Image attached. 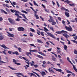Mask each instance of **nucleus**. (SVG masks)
<instances>
[{"mask_svg": "<svg viewBox=\"0 0 77 77\" xmlns=\"http://www.w3.org/2000/svg\"><path fill=\"white\" fill-rule=\"evenodd\" d=\"M29 52H26V54L27 56H29H29V54L30 55H32L31 52H34L35 53H37L38 52V51L36 50H29Z\"/></svg>", "mask_w": 77, "mask_h": 77, "instance_id": "f257e3e1", "label": "nucleus"}, {"mask_svg": "<svg viewBox=\"0 0 77 77\" xmlns=\"http://www.w3.org/2000/svg\"><path fill=\"white\" fill-rule=\"evenodd\" d=\"M15 15H16V17H17V18H22V17H21L19 15H18L20 13V11H17L15 10Z\"/></svg>", "mask_w": 77, "mask_h": 77, "instance_id": "f03ea898", "label": "nucleus"}, {"mask_svg": "<svg viewBox=\"0 0 77 77\" xmlns=\"http://www.w3.org/2000/svg\"><path fill=\"white\" fill-rule=\"evenodd\" d=\"M70 27H68L67 26H65V28L67 30L69 31V32H72V28L71 27V26H69Z\"/></svg>", "mask_w": 77, "mask_h": 77, "instance_id": "7ed1b4c3", "label": "nucleus"}, {"mask_svg": "<svg viewBox=\"0 0 77 77\" xmlns=\"http://www.w3.org/2000/svg\"><path fill=\"white\" fill-rule=\"evenodd\" d=\"M8 20L9 21L10 23L11 24H15V22L14 21V20L11 18H8Z\"/></svg>", "mask_w": 77, "mask_h": 77, "instance_id": "20e7f679", "label": "nucleus"}, {"mask_svg": "<svg viewBox=\"0 0 77 77\" xmlns=\"http://www.w3.org/2000/svg\"><path fill=\"white\" fill-rule=\"evenodd\" d=\"M48 35H49L50 36H51V37L53 38H54V39H56V38L55 36H54V35H53L51 33H50V32H47Z\"/></svg>", "mask_w": 77, "mask_h": 77, "instance_id": "39448f33", "label": "nucleus"}, {"mask_svg": "<svg viewBox=\"0 0 77 77\" xmlns=\"http://www.w3.org/2000/svg\"><path fill=\"white\" fill-rule=\"evenodd\" d=\"M17 30L19 32H22V31H24L25 29L23 27H20L18 28Z\"/></svg>", "mask_w": 77, "mask_h": 77, "instance_id": "423d86ee", "label": "nucleus"}, {"mask_svg": "<svg viewBox=\"0 0 77 77\" xmlns=\"http://www.w3.org/2000/svg\"><path fill=\"white\" fill-rule=\"evenodd\" d=\"M56 33H57V34H61L62 33H68V32L67 31H64V30H62L61 31H57L56 32Z\"/></svg>", "mask_w": 77, "mask_h": 77, "instance_id": "0eeeda50", "label": "nucleus"}, {"mask_svg": "<svg viewBox=\"0 0 77 77\" xmlns=\"http://www.w3.org/2000/svg\"><path fill=\"white\" fill-rule=\"evenodd\" d=\"M37 14H38V12L37 11H35L34 12V16L35 17L36 20L39 19V17L38 16V15H37Z\"/></svg>", "mask_w": 77, "mask_h": 77, "instance_id": "6e6552de", "label": "nucleus"}, {"mask_svg": "<svg viewBox=\"0 0 77 77\" xmlns=\"http://www.w3.org/2000/svg\"><path fill=\"white\" fill-rule=\"evenodd\" d=\"M6 32L8 33V36L9 37H13V38H14V36H15V35L9 33L8 32Z\"/></svg>", "mask_w": 77, "mask_h": 77, "instance_id": "1a4fd4ad", "label": "nucleus"}, {"mask_svg": "<svg viewBox=\"0 0 77 77\" xmlns=\"http://www.w3.org/2000/svg\"><path fill=\"white\" fill-rule=\"evenodd\" d=\"M57 54H58V53H61V51L60 50V48L58 47H57Z\"/></svg>", "mask_w": 77, "mask_h": 77, "instance_id": "9d476101", "label": "nucleus"}, {"mask_svg": "<svg viewBox=\"0 0 77 77\" xmlns=\"http://www.w3.org/2000/svg\"><path fill=\"white\" fill-rule=\"evenodd\" d=\"M13 62L14 63L16 64V65H20L21 63H17V60L15 59H13Z\"/></svg>", "mask_w": 77, "mask_h": 77, "instance_id": "9b49d317", "label": "nucleus"}, {"mask_svg": "<svg viewBox=\"0 0 77 77\" xmlns=\"http://www.w3.org/2000/svg\"><path fill=\"white\" fill-rule=\"evenodd\" d=\"M52 68H53V69H54L55 71H58V72H62V69H56L54 67H51Z\"/></svg>", "mask_w": 77, "mask_h": 77, "instance_id": "f8f14e48", "label": "nucleus"}, {"mask_svg": "<svg viewBox=\"0 0 77 77\" xmlns=\"http://www.w3.org/2000/svg\"><path fill=\"white\" fill-rule=\"evenodd\" d=\"M0 45L1 47H2V48H3L4 49H9V48L6 47L5 45Z\"/></svg>", "mask_w": 77, "mask_h": 77, "instance_id": "ddd939ff", "label": "nucleus"}, {"mask_svg": "<svg viewBox=\"0 0 77 77\" xmlns=\"http://www.w3.org/2000/svg\"><path fill=\"white\" fill-rule=\"evenodd\" d=\"M48 71L50 72H51V73H53L54 74L55 73L54 71H53L51 68H50L48 69Z\"/></svg>", "mask_w": 77, "mask_h": 77, "instance_id": "4468645a", "label": "nucleus"}, {"mask_svg": "<svg viewBox=\"0 0 77 77\" xmlns=\"http://www.w3.org/2000/svg\"><path fill=\"white\" fill-rule=\"evenodd\" d=\"M54 21V19L52 17H50V18L48 20V21L50 23H52L53 21Z\"/></svg>", "mask_w": 77, "mask_h": 77, "instance_id": "2eb2a0df", "label": "nucleus"}, {"mask_svg": "<svg viewBox=\"0 0 77 77\" xmlns=\"http://www.w3.org/2000/svg\"><path fill=\"white\" fill-rule=\"evenodd\" d=\"M41 72L43 77H44V75H46V73H45V72L42 71V72Z\"/></svg>", "mask_w": 77, "mask_h": 77, "instance_id": "dca6fc26", "label": "nucleus"}, {"mask_svg": "<svg viewBox=\"0 0 77 77\" xmlns=\"http://www.w3.org/2000/svg\"><path fill=\"white\" fill-rule=\"evenodd\" d=\"M19 15H22L23 17L24 18H25L27 20H28V19L27 18H26V16H25V14H19Z\"/></svg>", "mask_w": 77, "mask_h": 77, "instance_id": "f3484780", "label": "nucleus"}, {"mask_svg": "<svg viewBox=\"0 0 77 77\" xmlns=\"http://www.w3.org/2000/svg\"><path fill=\"white\" fill-rule=\"evenodd\" d=\"M65 14L66 16L67 17H69V14L67 12H65Z\"/></svg>", "mask_w": 77, "mask_h": 77, "instance_id": "a211bd4d", "label": "nucleus"}, {"mask_svg": "<svg viewBox=\"0 0 77 77\" xmlns=\"http://www.w3.org/2000/svg\"><path fill=\"white\" fill-rule=\"evenodd\" d=\"M52 60H53V61H56V58L55 57L52 56Z\"/></svg>", "mask_w": 77, "mask_h": 77, "instance_id": "6ab92c4d", "label": "nucleus"}, {"mask_svg": "<svg viewBox=\"0 0 77 77\" xmlns=\"http://www.w3.org/2000/svg\"><path fill=\"white\" fill-rule=\"evenodd\" d=\"M61 11H63V10H65V11H67V12H69V10H68L64 8L63 7L61 8Z\"/></svg>", "mask_w": 77, "mask_h": 77, "instance_id": "aec40b11", "label": "nucleus"}, {"mask_svg": "<svg viewBox=\"0 0 77 77\" xmlns=\"http://www.w3.org/2000/svg\"><path fill=\"white\" fill-rule=\"evenodd\" d=\"M64 45V46L63 47V48L64 50L66 51V50H67V48H68V47L67 46L65 45Z\"/></svg>", "mask_w": 77, "mask_h": 77, "instance_id": "412c9836", "label": "nucleus"}, {"mask_svg": "<svg viewBox=\"0 0 77 77\" xmlns=\"http://www.w3.org/2000/svg\"><path fill=\"white\" fill-rule=\"evenodd\" d=\"M63 35L64 37H65L66 39H68V34H63Z\"/></svg>", "mask_w": 77, "mask_h": 77, "instance_id": "4be33fe9", "label": "nucleus"}, {"mask_svg": "<svg viewBox=\"0 0 77 77\" xmlns=\"http://www.w3.org/2000/svg\"><path fill=\"white\" fill-rule=\"evenodd\" d=\"M64 3H67L68 4H69V3H70V1H68V0H66L64 1Z\"/></svg>", "mask_w": 77, "mask_h": 77, "instance_id": "5701e85b", "label": "nucleus"}, {"mask_svg": "<svg viewBox=\"0 0 77 77\" xmlns=\"http://www.w3.org/2000/svg\"><path fill=\"white\" fill-rule=\"evenodd\" d=\"M44 29L45 32H46V33H47V31H48V30L45 27H44Z\"/></svg>", "mask_w": 77, "mask_h": 77, "instance_id": "b1692460", "label": "nucleus"}, {"mask_svg": "<svg viewBox=\"0 0 77 77\" xmlns=\"http://www.w3.org/2000/svg\"><path fill=\"white\" fill-rule=\"evenodd\" d=\"M4 39V36L3 35H0V40H2Z\"/></svg>", "mask_w": 77, "mask_h": 77, "instance_id": "393cba45", "label": "nucleus"}, {"mask_svg": "<svg viewBox=\"0 0 77 77\" xmlns=\"http://www.w3.org/2000/svg\"><path fill=\"white\" fill-rule=\"evenodd\" d=\"M51 24L52 25H55L56 24V22L54 20L51 23Z\"/></svg>", "mask_w": 77, "mask_h": 77, "instance_id": "a878e982", "label": "nucleus"}, {"mask_svg": "<svg viewBox=\"0 0 77 77\" xmlns=\"http://www.w3.org/2000/svg\"><path fill=\"white\" fill-rule=\"evenodd\" d=\"M8 67H9V68H10V69H12V70H16V69H14L11 67L10 66H8Z\"/></svg>", "mask_w": 77, "mask_h": 77, "instance_id": "bb28decb", "label": "nucleus"}, {"mask_svg": "<svg viewBox=\"0 0 77 77\" xmlns=\"http://www.w3.org/2000/svg\"><path fill=\"white\" fill-rule=\"evenodd\" d=\"M73 69L74 70H75V71L76 72H77V69L76 68H75V66L74 65H73Z\"/></svg>", "mask_w": 77, "mask_h": 77, "instance_id": "cd10ccee", "label": "nucleus"}, {"mask_svg": "<svg viewBox=\"0 0 77 77\" xmlns=\"http://www.w3.org/2000/svg\"><path fill=\"white\" fill-rule=\"evenodd\" d=\"M65 70H66V72H67V73H72V72L69 71V70H67L66 69Z\"/></svg>", "mask_w": 77, "mask_h": 77, "instance_id": "c85d7f7f", "label": "nucleus"}, {"mask_svg": "<svg viewBox=\"0 0 77 77\" xmlns=\"http://www.w3.org/2000/svg\"><path fill=\"white\" fill-rule=\"evenodd\" d=\"M21 12L23 13H25V14H28V13L27 12L24 10H22Z\"/></svg>", "mask_w": 77, "mask_h": 77, "instance_id": "c756f323", "label": "nucleus"}, {"mask_svg": "<svg viewBox=\"0 0 77 77\" xmlns=\"http://www.w3.org/2000/svg\"><path fill=\"white\" fill-rule=\"evenodd\" d=\"M37 42H39V43H43V42H42L41 40H39V39H37Z\"/></svg>", "mask_w": 77, "mask_h": 77, "instance_id": "7c9ffc66", "label": "nucleus"}, {"mask_svg": "<svg viewBox=\"0 0 77 77\" xmlns=\"http://www.w3.org/2000/svg\"><path fill=\"white\" fill-rule=\"evenodd\" d=\"M2 63H7L4 62L3 61H1V60H0V65H2Z\"/></svg>", "mask_w": 77, "mask_h": 77, "instance_id": "2f4dec72", "label": "nucleus"}, {"mask_svg": "<svg viewBox=\"0 0 77 77\" xmlns=\"http://www.w3.org/2000/svg\"><path fill=\"white\" fill-rule=\"evenodd\" d=\"M18 48L19 52H21L22 51V49L21 48Z\"/></svg>", "mask_w": 77, "mask_h": 77, "instance_id": "473e14b6", "label": "nucleus"}, {"mask_svg": "<svg viewBox=\"0 0 77 77\" xmlns=\"http://www.w3.org/2000/svg\"><path fill=\"white\" fill-rule=\"evenodd\" d=\"M33 2L35 6H38V5H37V4H36V2L34 1H33Z\"/></svg>", "mask_w": 77, "mask_h": 77, "instance_id": "72a5a7b5", "label": "nucleus"}, {"mask_svg": "<svg viewBox=\"0 0 77 77\" xmlns=\"http://www.w3.org/2000/svg\"><path fill=\"white\" fill-rule=\"evenodd\" d=\"M37 57H39V58H41V59H43L44 58L43 57L39 55H37Z\"/></svg>", "mask_w": 77, "mask_h": 77, "instance_id": "f704fd0d", "label": "nucleus"}, {"mask_svg": "<svg viewBox=\"0 0 77 77\" xmlns=\"http://www.w3.org/2000/svg\"><path fill=\"white\" fill-rule=\"evenodd\" d=\"M1 11L2 12H4L5 13V14H8V13H7V12L3 10V9H2L1 10Z\"/></svg>", "mask_w": 77, "mask_h": 77, "instance_id": "c9c22d12", "label": "nucleus"}, {"mask_svg": "<svg viewBox=\"0 0 77 77\" xmlns=\"http://www.w3.org/2000/svg\"><path fill=\"white\" fill-rule=\"evenodd\" d=\"M32 71V72H33V73H34V74H35L37 75V76L38 77H39V75H38L37 73H36V72H34L33 71Z\"/></svg>", "mask_w": 77, "mask_h": 77, "instance_id": "e433bc0d", "label": "nucleus"}, {"mask_svg": "<svg viewBox=\"0 0 77 77\" xmlns=\"http://www.w3.org/2000/svg\"><path fill=\"white\" fill-rule=\"evenodd\" d=\"M25 11H26V12H30V9H29V8H27L26 9Z\"/></svg>", "mask_w": 77, "mask_h": 77, "instance_id": "4c0bfd02", "label": "nucleus"}, {"mask_svg": "<svg viewBox=\"0 0 77 77\" xmlns=\"http://www.w3.org/2000/svg\"><path fill=\"white\" fill-rule=\"evenodd\" d=\"M30 30L32 32H35V30L32 28H30Z\"/></svg>", "mask_w": 77, "mask_h": 77, "instance_id": "58836bf2", "label": "nucleus"}, {"mask_svg": "<svg viewBox=\"0 0 77 77\" xmlns=\"http://www.w3.org/2000/svg\"><path fill=\"white\" fill-rule=\"evenodd\" d=\"M11 12H12L13 13H14V12H15V10H13L11 9Z\"/></svg>", "mask_w": 77, "mask_h": 77, "instance_id": "ea45409f", "label": "nucleus"}, {"mask_svg": "<svg viewBox=\"0 0 77 77\" xmlns=\"http://www.w3.org/2000/svg\"><path fill=\"white\" fill-rule=\"evenodd\" d=\"M10 2V3H11V5H12V6H13L14 8H15V6L13 5V4H12V3L11 2V1L9 0Z\"/></svg>", "mask_w": 77, "mask_h": 77, "instance_id": "a19ab883", "label": "nucleus"}, {"mask_svg": "<svg viewBox=\"0 0 77 77\" xmlns=\"http://www.w3.org/2000/svg\"><path fill=\"white\" fill-rule=\"evenodd\" d=\"M69 5L71 6H75V4H69Z\"/></svg>", "mask_w": 77, "mask_h": 77, "instance_id": "79ce46f5", "label": "nucleus"}, {"mask_svg": "<svg viewBox=\"0 0 77 77\" xmlns=\"http://www.w3.org/2000/svg\"><path fill=\"white\" fill-rule=\"evenodd\" d=\"M15 54H16V55H19L20 54L18 53V52L17 51H16L15 52Z\"/></svg>", "mask_w": 77, "mask_h": 77, "instance_id": "37998d69", "label": "nucleus"}, {"mask_svg": "<svg viewBox=\"0 0 77 77\" xmlns=\"http://www.w3.org/2000/svg\"><path fill=\"white\" fill-rule=\"evenodd\" d=\"M60 62L61 63H64L62 60L60 59Z\"/></svg>", "mask_w": 77, "mask_h": 77, "instance_id": "c03bdc74", "label": "nucleus"}, {"mask_svg": "<svg viewBox=\"0 0 77 77\" xmlns=\"http://www.w3.org/2000/svg\"><path fill=\"white\" fill-rule=\"evenodd\" d=\"M15 20L17 21H20V19H19L18 18H17V19H15Z\"/></svg>", "mask_w": 77, "mask_h": 77, "instance_id": "a18cd8bd", "label": "nucleus"}, {"mask_svg": "<svg viewBox=\"0 0 77 77\" xmlns=\"http://www.w3.org/2000/svg\"><path fill=\"white\" fill-rule=\"evenodd\" d=\"M30 8L31 9H32V11H34V12H36V11H35V10H34L33 9V8H32V7H30Z\"/></svg>", "mask_w": 77, "mask_h": 77, "instance_id": "49530a36", "label": "nucleus"}, {"mask_svg": "<svg viewBox=\"0 0 77 77\" xmlns=\"http://www.w3.org/2000/svg\"><path fill=\"white\" fill-rule=\"evenodd\" d=\"M30 45L31 46H32L33 47H36V46H35L33 44H30Z\"/></svg>", "mask_w": 77, "mask_h": 77, "instance_id": "de8ad7c7", "label": "nucleus"}, {"mask_svg": "<svg viewBox=\"0 0 77 77\" xmlns=\"http://www.w3.org/2000/svg\"><path fill=\"white\" fill-rule=\"evenodd\" d=\"M74 54H77V51L76 50H75L74 51Z\"/></svg>", "mask_w": 77, "mask_h": 77, "instance_id": "09e8293b", "label": "nucleus"}, {"mask_svg": "<svg viewBox=\"0 0 77 77\" xmlns=\"http://www.w3.org/2000/svg\"><path fill=\"white\" fill-rule=\"evenodd\" d=\"M45 12H48H48H49V10H48L45 9Z\"/></svg>", "mask_w": 77, "mask_h": 77, "instance_id": "8fccbe9b", "label": "nucleus"}, {"mask_svg": "<svg viewBox=\"0 0 77 77\" xmlns=\"http://www.w3.org/2000/svg\"><path fill=\"white\" fill-rule=\"evenodd\" d=\"M40 33L42 35L44 36V32H41Z\"/></svg>", "mask_w": 77, "mask_h": 77, "instance_id": "3c124183", "label": "nucleus"}, {"mask_svg": "<svg viewBox=\"0 0 77 77\" xmlns=\"http://www.w3.org/2000/svg\"><path fill=\"white\" fill-rule=\"evenodd\" d=\"M60 55L61 56H62V55H65V54L63 53V52H61V53H60Z\"/></svg>", "mask_w": 77, "mask_h": 77, "instance_id": "603ef678", "label": "nucleus"}, {"mask_svg": "<svg viewBox=\"0 0 77 77\" xmlns=\"http://www.w3.org/2000/svg\"><path fill=\"white\" fill-rule=\"evenodd\" d=\"M41 55H42V56H46V55L42 52V53Z\"/></svg>", "mask_w": 77, "mask_h": 77, "instance_id": "864d4df0", "label": "nucleus"}, {"mask_svg": "<svg viewBox=\"0 0 77 77\" xmlns=\"http://www.w3.org/2000/svg\"><path fill=\"white\" fill-rule=\"evenodd\" d=\"M34 67H35V68L38 67V66L37 65H34Z\"/></svg>", "mask_w": 77, "mask_h": 77, "instance_id": "5fc2aeb1", "label": "nucleus"}, {"mask_svg": "<svg viewBox=\"0 0 77 77\" xmlns=\"http://www.w3.org/2000/svg\"><path fill=\"white\" fill-rule=\"evenodd\" d=\"M47 64H48V65L51 64V63L49 61H48L47 62Z\"/></svg>", "mask_w": 77, "mask_h": 77, "instance_id": "6e6d98bb", "label": "nucleus"}, {"mask_svg": "<svg viewBox=\"0 0 77 77\" xmlns=\"http://www.w3.org/2000/svg\"><path fill=\"white\" fill-rule=\"evenodd\" d=\"M73 38L75 40H76L77 39V36H75L73 37Z\"/></svg>", "mask_w": 77, "mask_h": 77, "instance_id": "4d7b16f0", "label": "nucleus"}, {"mask_svg": "<svg viewBox=\"0 0 77 77\" xmlns=\"http://www.w3.org/2000/svg\"><path fill=\"white\" fill-rule=\"evenodd\" d=\"M62 23L63 24H64V25H65V22L64 20H62Z\"/></svg>", "mask_w": 77, "mask_h": 77, "instance_id": "13d9d810", "label": "nucleus"}, {"mask_svg": "<svg viewBox=\"0 0 77 77\" xmlns=\"http://www.w3.org/2000/svg\"><path fill=\"white\" fill-rule=\"evenodd\" d=\"M13 5H17V4L16 3V2H13V3H12Z\"/></svg>", "mask_w": 77, "mask_h": 77, "instance_id": "bf43d9fd", "label": "nucleus"}, {"mask_svg": "<svg viewBox=\"0 0 77 77\" xmlns=\"http://www.w3.org/2000/svg\"><path fill=\"white\" fill-rule=\"evenodd\" d=\"M23 59L24 60H26V61H27V59H26V58L24 57H23Z\"/></svg>", "mask_w": 77, "mask_h": 77, "instance_id": "052dcab7", "label": "nucleus"}, {"mask_svg": "<svg viewBox=\"0 0 77 77\" xmlns=\"http://www.w3.org/2000/svg\"><path fill=\"white\" fill-rule=\"evenodd\" d=\"M67 60H68V61L69 62V61H70L69 60V57H68L67 58Z\"/></svg>", "mask_w": 77, "mask_h": 77, "instance_id": "680f3d73", "label": "nucleus"}, {"mask_svg": "<svg viewBox=\"0 0 77 77\" xmlns=\"http://www.w3.org/2000/svg\"><path fill=\"white\" fill-rule=\"evenodd\" d=\"M51 50H52V48H51L48 49V51H51Z\"/></svg>", "mask_w": 77, "mask_h": 77, "instance_id": "e2e57ef3", "label": "nucleus"}, {"mask_svg": "<svg viewBox=\"0 0 77 77\" xmlns=\"http://www.w3.org/2000/svg\"><path fill=\"white\" fill-rule=\"evenodd\" d=\"M3 18H2V17H0V21H3Z\"/></svg>", "mask_w": 77, "mask_h": 77, "instance_id": "0e129e2a", "label": "nucleus"}, {"mask_svg": "<svg viewBox=\"0 0 77 77\" xmlns=\"http://www.w3.org/2000/svg\"><path fill=\"white\" fill-rule=\"evenodd\" d=\"M56 3H57V6H58V7H60V5H59V2H57Z\"/></svg>", "mask_w": 77, "mask_h": 77, "instance_id": "69168bd1", "label": "nucleus"}, {"mask_svg": "<svg viewBox=\"0 0 77 77\" xmlns=\"http://www.w3.org/2000/svg\"><path fill=\"white\" fill-rule=\"evenodd\" d=\"M8 53H9V54H11V53H12V51H8Z\"/></svg>", "mask_w": 77, "mask_h": 77, "instance_id": "338daca9", "label": "nucleus"}, {"mask_svg": "<svg viewBox=\"0 0 77 77\" xmlns=\"http://www.w3.org/2000/svg\"><path fill=\"white\" fill-rule=\"evenodd\" d=\"M29 35H30V36H33V34H32V33H29Z\"/></svg>", "mask_w": 77, "mask_h": 77, "instance_id": "774afa93", "label": "nucleus"}]
</instances>
